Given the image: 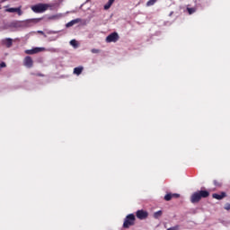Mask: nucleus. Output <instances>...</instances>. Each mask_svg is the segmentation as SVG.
I'll use <instances>...</instances> for the list:
<instances>
[{
    "label": "nucleus",
    "instance_id": "obj_17",
    "mask_svg": "<svg viewBox=\"0 0 230 230\" xmlns=\"http://www.w3.org/2000/svg\"><path fill=\"white\" fill-rule=\"evenodd\" d=\"M172 193H167L165 196H164V200H166V202H170V200L172 199Z\"/></svg>",
    "mask_w": 230,
    "mask_h": 230
},
{
    "label": "nucleus",
    "instance_id": "obj_10",
    "mask_svg": "<svg viewBox=\"0 0 230 230\" xmlns=\"http://www.w3.org/2000/svg\"><path fill=\"white\" fill-rule=\"evenodd\" d=\"M226 197H227L226 192H221L220 194H212V199H216L217 200H222V199H226Z\"/></svg>",
    "mask_w": 230,
    "mask_h": 230
},
{
    "label": "nucleus",
    "instance_id": "obj_15",
    "mask_svg": "<svg viewBox=\"0 0 230 230\" xmlns=\"http://www.w3.org/2000/svg\"><path fill=\"white\" fill-rule=\"evenodd\" d=\"M161 217H163V211L162 210H158V211L154 213V218H159Z\"/></svg>",
    "mask_w": 230,
    "mask_h": 230
},
{
    "label": "nucleus",
    "instance_id": "obj_18",
    "mask_svg": "<svg viewBox=\"0 0 230 230\" xmlns=\"http://www.w3.org/2000/svg\"><path fill=\"white\" fill-rule=\"evenodd\" d=\"M187 12L189 13L190 15H191L192 13H195L196 10L193 7L191 8L188 7Z\"/></svg>",
    "mask_w": 230,
    "mask_h": 230
},
{
    "label": "nucleus",
    "instance_id": "obj_9",
    "mask_svg": "<svg viewBox=\"0 0 230 230\" xmlns=\"http://www.w3.org/2000/svg\"><path fill=\"white\" fill-rule=\"evenodd\" d=\"M6 12H9V13H18V15H22V11L21 10V7H17V8H8L6 9Z\"/></svg>",
    "mask_w": 230,
    "mask_h": 230
},
{
    "label": "nucleus",
    "instance_id": "obj_5",
    "mask_svg": "<svg viewBox=\"0 0 230 230\" xmlns=\"http://www.w3.org/2000/svg\"><path fill=\"white\" fill-rule=\"evenodd\" d=\"M45 50H46V49H44V48L37 47V48H34L32 49L25 50V53H26V55H35L37 53H40V52L45 51Z\"/></svg>",
    "mask_w": 230,
    "mask_h": 230
},
{
    "label": "nucleus",
    "instance_id": "obj_1",
    "mask_svg": "<svg viewBox=\"0 0 230 230\" xmlns=\"http://www.w3.org/2000/svg\"><path fill=\"white\" fill-rule=\"evenodd\" d=\"M49 8V4H37L35 5L31 6V10L34 12V13H44Z\"/></svg>",
    "mask_w": 230,
    "mask_h": 230
},
{
    "label": "nucleus",
    "instance_id": "obj_16",
    "mask_svg": "<svg viewBox=\"0 0 230 230\" xmlns=\"http://www.w3.org/2000/svg\"><path fill=\"white\" fill-rule=\"evenodd\" d=\"M155 3H157V0H149L146 3V6H154V4H155Z\"/></svg>",
    "mask_w": 230,
    "mask_h": 230
},
{
    "label": "nucleus",
    "instance_id": "obj_26",
    "mask_svg": "<svg viewBox=\"0 0 230 230\" xmlns=\"http://www.w3.org/2000/svg\"><path fill=\"white\" fill-rule=\"evenodd\" d=\"M38 76H44V75H42V74H38Z\"/></svg>",
    "mask_w": 230,
    "mask_h": 230
},
{
    "label": "nucleus",
    "instance_id": "obj_14",
    "mask_svg": "<svg viewBox=\"0 0 230 230\" xmlns=\"http://www.w3.org/2000/svg\"><path fill=\"white\" fill-rule=\"evenodd\" d=\"M116 0H109L108 3L104 5V10H109L112 6Z\"/></svg>",
    "mask_w": 230,
    "mask_h": 230
},
{
    "label": "nucleus",
    "instance_id": "obj_4",
    "mask_svg": "<svg viewBox=\"0 0 230 230\" xmlns=\"http://www.w3.org/2000/svg\"><path fill=\"white\" fill-rule=\"evenodd\" d=\"M118 40H119L118 32H113L106 37V42H118Z\"/></svg>",
    "mask_w": 230,
    "mask_h": 230
},
{
    "label": "nucleus",
    "instance_id": "obj_19",
    "mask_svg": "<svg viewBox=\"0 0 230 230\" xmlns=\"http://www.w3.org/2000/svg\"><path fill=\"white\" fill-rule=\"evenodd\" d=\"M70 44H71V46H74V48H76V46H78V44L76 43V40H72L70 41Z\"/></svg>",
    "mask_w": 230,
    "mask_h": 230
},
{
    "label": "nucleus",
    "instance_id": "obj_23",
    "mask_svg": "<svg viewBox=\"0 0 230 230\" xmlns=\"http://www.w3.org/2000/svg\"><path fill=\"white\" fill-rule=\"evenodd\" d=\"M225 209H226V211H229V209H230V204L229 203H226L225 205Z\"/></svg>",
    "mask_w": 230,
    "mask_h": 230
},
{
    "label": "nucleus",
    "instance_id": "obj_25",
    "mask_svg": "<svg viewBox=\"0 0 230 230\" xmlns=\"http://www.w3.org/2000/svg\"><path fill=\"white\" fill-rule=\"evenodd\" d=\"M5 1H8V0H1L0 3H5Z\"/></svg>",
    "mask_w": 230,
    "mask_h": 230
},
{
    "label": "nucleus",
    "instance_id": "obj_11",
    "mask_svg": "<svg viewBox=\"0 0 230 230\" xmlns=\"http://www.w3.org/2000/svg\"><path fill=\"white\" fill-rule=\"evenodd\" d=\"M79 22H82L81 18L72 20L71 22H67L66 26V28H71V26H75V24H78Z\"/></svg>",
    "mask_w": 230,
    "mask_h": 230
},
{
    "label": "nucleus",
    "instance_id": "obj_3",
    "mask_svg": "<svg viewBox=\"0 0 230 230\" xmlns=\"http://www.w3.org/2000/svg\"><path fill=\"white\" fill-rule=\"evenodd\" d=\"M136 217L138 220H146V218H148V212L144 209L137 210L136 212Z\"/></svg>",
    "mask_w": 230,
    "mask_h": 230
},
{
    "label": "nucleus",
    "instance_id": "obj_2",
    "mask_svg": "<svg viewBox=\"0 0 230 230\" xmlns=\"http://www.w3.org/2000/svg\"><path fill=\"white\" fill-rule=\"evenodd\" d=\"M136 224V216L134 214L128 215L123 223V228L128 229L131 227V226H134Z\"/></svg>",
    "mask_w": 230,
    "mask_h": 230
},
{
    "label": "nucleus",
    "instance_id": "obj_24",
    "mask_svg": "<svg viewBox=\"0 0 230 230\" xmlns=\"http://www.w3.org/2000/svg\"><path fill=\"white\" fill-rule=\"evenodd\" d=\"M0 67H6V63L2 62V63L0 64Z\"/></svg>",
    "mask_w": 230,
    "mask_h": 230
},
{
    "label": "nucleus",
    "instance_id": "obj_6",
    "mask_svg": "<svg viewBox=\"0 0 230 230\" xmlns=\"http://www.w3.org/2000/svg\"><path fill=\"white\" fill-rule=\"evenodd\" d=\"M1 44L2 46H5V48H10L13 45V40L12 38L3 39Z\"/></svg>",
    "mask_w": 230,
    "mask_h": 230
},
{
    "label": "nucleus",
    "instance_id": "obj_12",
    "mask_svg": "<svg viewBox=\"0 0 230 230\" xmlns=\"http://www.w3.org/2000/svg\"><path fill=\"white\" fill-rule=\"evenodd\" d=\"M197 192L198 195H199V199H208V197H209V191L208 190H199Z\"/></svg>",
    "mask_w": 230,
    "mask_h": 230
},
{
    "label": "nucleus",
    "instance_id": "obj_7",
    "mask_svg": "<svg viewBox=\"0 0 230 230\" xmlns=\"http://www.w3.org/2000/svg\"><path fill=\"white\" fill-rule=\"evenodd\" d=\"M23 65L25 66V67H29V68L33 67V59L31 58V57L30 56L25 57L23 60Z\"/></svg>",
    "mask_w": 230,
    "mask_h": 230
},
{
    "label": "nucleus",
    "instance_id": "obj_13",
    "mask_svg": "<svg viewBox=\"0 0 230 230\" xmlns=\"http://www.w3.org/2000/svg\"><path fill=\"white\" fill-rule=\"evenodd\" d=\"M83 71H84V66H77L74 68V75H77V76H79V75H82Z\"/></svg>",
    "mask_w": 230,
    "mask_h": 230
},
{
    "label": "nucleus",
    "instance_id": "obj_21",
    "mask_svg": "<svg viewBox=\"0 0 230 230\" xmlns=\"http://www.w3.org/2000/svg\"><path fill=\"white\" fill-rule=\"evenodd\" d=\"M179 197H181L180 194H177V193L172 194V199H179Z\"/></svg>",
    "mask_w": 230,
    "mask_h": 230
},
{
    "label": "nucleus",
    "instance_id": "obj_8",
    "mask_svg": "<svg viewBox=\"0 0 230 230\" xmlns=\"http://www.w3.org/2000/svg\"><path fill=\"white\" fill-rule=\"evenodd\" d=\"M201 198L198 192H194L190 197V202L192 204H197V202H200Z\"/></svg>",
    "mask_w": 230,
    "mask_h": 230
},
{
    "label": "nucleus",
    "instance_id": "obj_22",
    "mask_svg": "<svg viewBox=\"0 0 230 230\" xmlns=\"http://www.w3.org/2000/svg\"><path fill=\"white\" fill-rule=\"evenodd\" d=\"M91 51H92V53H94V54L100 53V49H93Z\"/></svg>",
    "mask_w": 230,
    "mask_h": 230
},
{
    "label": "nucleus",
    "instance_id": "obj_20",
    "mask_svg": "<svg viewBox=\"0 0 230 230\" xmlns=\"http://www.w3.org/2000/svg\"><path fill=\"white\" fill-rule=\"evenodd\" d=\"M214 185L217 186V187H220V186H222V183H220V181H218L217 180H214Z\"/></svg>",
    "mask_w": 230,
    "mask_h": 230
}]
</instances>
